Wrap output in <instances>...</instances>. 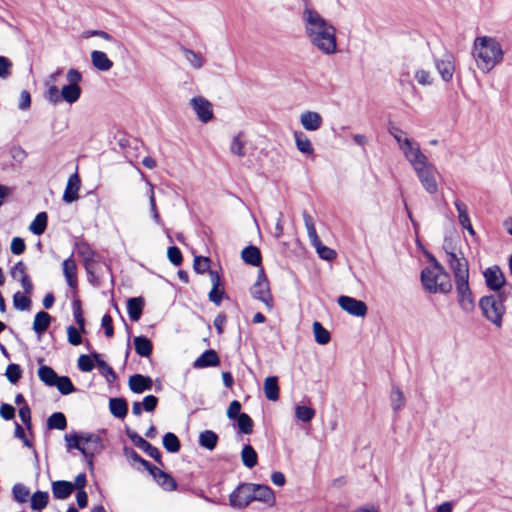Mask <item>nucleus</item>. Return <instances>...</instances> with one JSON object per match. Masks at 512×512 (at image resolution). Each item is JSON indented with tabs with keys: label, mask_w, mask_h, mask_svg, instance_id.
<instances>
[{
	"label": "nucleus",
	"mask_w": 512,
	"mask_h": 512,
	"mask_svg": "<svg viewBox=\"0 0 512 512\" xmlns=\"http://www.w3.org/2000/svg\"><path fill=\"white\" fill-rule=\"evenodd\" d=\"M67 84L61 88V98L68 104H73L80 99L82 90L80 82L82 74L75 68H70L66 73Z\"/></svg>",
	"instance_id": "nucleus-6"
},
{
	"label": "nucleus",
	"mask_w": 512,
	"mask_h": 512,
	"mask_svg": "<svg viewBox=\"0 0 512 512\" xmlns=\"http://www.w3.org/2000/svg\"><path fill=\"white\" fill-rule=\"evenodd\" d=\"M295 144L297 149L303 154H313L314 148L310 139L301 131H295L294 134Z\"/></svg>",
	"instance_id": "nucleus-35"
},
{
	"label": "nucleus",
	"mask_w": 512,
	"mask_h": 512,
	"mask_svg": "<svg viewBox=\"0 0 512 512\" xmlns=\"http://www.w3.org/2000/svg\"><path fill=\"white\" fill-rule=\"evenodd\" d=\"M48 216L46 212H40L29 225V230L35 235H41L47 227Z\"/></svg>",
	"instance_id": "nucleus-38"
},
{
	"label": "nucleus",
	"mask_w": 512,
	"mask_h": 512,
	"mask_svg": "<svg viewBox=\"0 0 512 512\" xmlns=\"http://www.w3.org/2000/svg\"><path fill=\"white\" fill-rule=\"evenodd\" d=\"M251 294L253 298L263 302L269 310L273 308V298L270 293L269 283L263 271L258 273L257 280L251 288Z\"/></svg>",
	"instance_id": "nucleus-8"
},
{
	"label": "nucleus",
	"mask_w": 512,
	"mask_h": 512,
	"mask_svg": "<svg viewBox=\"0 0 512 512\" xmlns=\"http://www.w3.org/2000/svg\"><path fill=\"white\" fill-rule=\"evenodd\" d=\"M312 246L316 249V252L321 259L331 261L337 256L336 252L333 249L323 245L320 239L318 240V243H312Z\"/></svg>",
	"instance_id": "nucleus-48"
},
{
	"label": "nucleus",
	"mask_w": 512,
	"mask_h": 512,
	"mask_svg": "<svg viewBox=\"0 0 512 512\" xmlns=\"http://www.w3.org/2000/svg\"><path fill=\"white\" fill-rule=\"evenodd\" d=\"M337 302L341 309L350 315L364 317L367 314V305L361 300L349 296H340Z\"/></svg>",
	"instance_id": "nucleus-14"
},
{
	"label": "nucleus",
	"mask_w": 512,
	"mask_h": 512,
	"mask_svg": "<svg viewBox=\"0 0 512 512\" xmlns=\"http://www.w3.org/2000/svg\"><path fill=\"white\" fill-rule=\"evenodd\" d=\"M300 123L306 131L314 132L323 124L322 116L316 111H304L300 114Z\"/></svg>",
	"instance_id": "nucleus-18"
},
{
	"label": "nucleus",
	"mask_w": 512,
	"mask_h": 512,
	"mask_svg": "<svg viewBox=\"0 0 512 512\" xmlns=\"http://www.w3.org/2000/svg\"><path fill=\"white\" fill-rule=\"evenodd\" d=\"M109 408L111 414L120 419H123L128 412L127 402L123 398H111Z\"/></svg>",
	"instance_id": "nucleus-34"
},
{
	"label": "nucleus",
	"mask_w": 512,
	"mask_h": 512,
	"mask_svg": "<svg viewBox=\"0 0 512 512\" xmlns=\"http://www.w3.org/2000/svg\"><path fill=\"white\" fill-rule=\"evenodd\" d=\"M390 134L394 137V139L398 143L399 148L402 151V153L404 154L405 158H406V153H409L410 149L412 150V148L414 149V147H416L417 149H420L419 143L416 140L407 137L405 135V132H403L401 129L393 127L392 129H390Z\"/></svg>",
	"instance_id": "nucleus-19"
},
{
	"label": "nucleus",
	"mask_w": 512,
	"mask_h": 512,
	"mask_svg": "<svg viewBox=\"0 0 512 512\" xmlns=\"http://www.w3.org/2000/svg\"><path fill=\"white\" fill-rule=\"evenodd\" d=\"M49 429L64 430L67 427V420L63 413L55 412L47 419Z\"/></svg>",
	"instance_id": "nucleus-44"
},
{
	"label": "nucleus",
	"mask_w": 512,
	"mask_h": 512,
	"mask_svg": "<svg viewBox=\"0 0 512 512\" xmlns=\"http://www.w3.org/2000/svg\"><path fill=\"white\" fill-rule=\"evenodd\" d=\"M242 259L245 263L258 266L261 263L260 250L255 246H248L242 250Z\"/></svg>",
	"instance_id": "nucleus-36"
},
{
	"label": "nucleus",
	"mask_w": 512,
	"mask_h": 512,
	"mask_svg": "<svg viewBox=\"0 0 512 512\" xmlns=\"http://www.w3.org/2000/svg\"><path fill=\"white\" fill-rule=\"evenodd\" d=\"M295 416L302 422H309L315 416V411L311 407L298 405L295 408Z\"/></svg>",
	"instance_id": "nucleus-51"
},
{
	"label": "nucleus",
	"mask_w": 512,
	"mask_h": 512,
	"mask_svg": "<svg viewBox=\"0 0 512 512\" xmlns=\"http://www.w3.org/2000/svg\"><path fill=\"white\" fill-rule=\"evenodd\" d=\"M264 393L266 398L270 401H277L279 399V386L276 376H270L265 379Z\"/></svg>",
	"instance_id": "nucleus-30"
},
{
	"label": "nucleus",
	"mask_w": 512,
	"mask_h": 512,
	"mask_svg": "<svg viewBox=\"0 0 512 512\" xmlns=\"http://www.w3.org/2000/svg\"><path fill=\"white\" fill-rule=\"evenodd\" d=\"M507 297L508 293L502 291L497 294L483 296L479 301V307L483 316L497 328H500L503 323V316L506 313L504 302Z\"/></svg>",
	"instance_id": "nucleus-5"
},
{
	"label": "nucleus",
	"mask_w": 512,
	"mask_h": 512,
	"mask_svg": "<svg viewBox=\"0 0 512 512\" xmlns=\"http://www.w3.org/2000/svg\"><path fill=\"white\" fill-rule=\"evenodd\" d=\"M13 305L20 311L29 310L31 307V299L21 292H16L13 295Z\"/></svg>",
	"instance_id": "nucleus-49"
},
{
	"label": "nucleus",
	"mask_w": 512,
	"mask_h": 512,
	"mask_svg": "<svg viewBox=\"0 0 512 512\" xmlns=\"http://www.w3.org/2000/svg\"><path fill=\"white\" fill-rule=\"evenodd\" d=\"M82 454L89 463H91L93 456L103 449L101 438L93 433H82Z\"/></svg>",
	"instance_id": "nucleus-13"
},
{
	"label": "nucleus",
	"mask_w": 512,
	"mask_h": 512,
	"mask_svg": "<svg viewBox=\"0 0 512 512\" xmlns=\"http://www.w3.org/2000/svg\"><path fill=\"white\" fill-rule=\"evenodd\" d=\"M124 455L127 457L128 460L140 463L147 470L150 469L152 465L131 448H124Z\"/></svg>",
	"instance_id": "nucleus-61"
},
{
	"label": "nucleus",
	"mask_w": 512,
	"mask_h": 512,
	"mask_svg": "<svg viewBox=\"0 0 512 512\" xmlns=\"http://www.w3.org/2000/svg\"><path fill=\"white\" fill-rule=\"evenodd\" d=\"M49 495L47 492L37 491L31 497L32 510H42L48 504Z\"/></svg>",
	"instance_id": "nucleus-46"
},
{
	"label": "nucleus",
	"mask_w": 512,
	"mask_h": 512,
	"mask_svg": "<svg viewBox=\"0 0 512 512\" xmlns=\"http://www.w3.org/2000/svg\"><path fill=\"white\" fill-rule=\"evenodd\" d=\"M241 460L247 468H253L257 464L258 456L251 445H245L241 451Z\"/></svg>",
	"instance_id": "nucleus-40"
},
{
	"label": "nucleus",
	"mask_w": 512,
	"mask_h": 512,
	"mask_svg": "<svg viewBox=\"0 0 512 512\" xmlns=\"http://www.w3.org/2000/svg\"><path fill=\"white\" fill-rule=\"evenodd\" d=\"M237 425L241 433L250 434L253 428V420L248 414L242 413L237 418Z\"/></svg>",
	"instance_id": "nucleus-52"
},
{
	"label": "nucleus",
	"mask_w": 512,
	"mask_h": 512,
	"mask_svg": "<svg viewBox=\"0 0 512 512\" xmlns=\"http://www.w3.org/2000/svg\"><path fill=\"white\" fill-rule=\"evenodd\" d=\"M51 323V316L49 313L40 311L36 313L33 321V330L38 334L41 335L44 333L49 325Z\"/></svg>",
	"instance_id": "nucleus-33"
},
{
	"label": "nucleus",
	"mask_w": 512,
	"mask_h": 512,
	"mask_svg": "<svg viewBox=\"0 0 512 512\" xmlns=\"http://www.w3.org/2000/svg\"><path fill=\"white\" fill-rule=\"evenodd\" d=\"M446 261L453 273L454 282L469 280L468 261L461 252L449 251L445 247Z\"/></svg>",
	"instance_id": "nucleus-7"
},
{
	"label": "nucleus",
	"mask_w": 512,
	"mask_h": 512,
	"mask_svg": "<svg viewBox=\"0 0 512 512\" xmlns=\"http://www.w3.org/2000/svg\"><path fill=\"white\" fill-rule=\"evenodd\" d=\"M65 440L67 442V446L70 449H78L82 452V433L81 434H72L66 435Z\"/></svg>",
	"instance_id": "nucleus-62"
},
{
	"label": "nucleus",
	"mask_w": 512,
	"mask_h": 512,
	"mask_svg": "<svg viewBox=\"0 0 512 512\" xmlns=\"http://www.w3.org/2000/svg\"><path fill=\"white\" fill-rule=\"evenodd\" d=\"M421 281L425 290L430 293H443L447 294L451 291L452 285L449 281L448 274L444 267L434 261L432 267H427L421 272Z\"/></svg>",
	"instance_id": "nucleus-4"
},
{
	"label": "nucleus",
	"mask_w": 512,
	"mask_h": 512,
	"mask_svg": "<svg viewBox=\"0 0 512 512\" xmlns=\"http://www.w3.org/2000/svg\"><path fill=\"white\" fill-rule=\"evenodd\" d=\"M313 333L315 337V341L320 345H326L329 343L331 339V335L327 329H325L322 324L318 321H315L312 325Z\"/></svg>",
	"instance_id": "nucleus-41"
},
{
	"label": "nucleus",
	"mask_w": 512,
	"mask_h": 512,
	"mask_svg": "<svg viewBox=\"0 0 512 512\" xmlns=\"http://www.w3.org/2000/svg\"><path fill=\"white\" fill-rule=\"evenodd\" d=\"M10 274H11V277L17 281L22 279L23 276L28 275L26 273V266L22 261H18L16 264H14V266L11 268Z\"/></svg>",
	"instance_id": "nucleus-64"
},
{
	"label": "nucleus",
	"mask_w": 512,
	"mask_h": 512,
	"mask_svg": "<svg viewBox=\"0 0 512 512\" xmlns=\"http://www.w3.org/2000/svg\"><path fill=\"white\" fill-rule=\"evenodd\" d=\"M191 105L200 121L207 123L212 119V105L207 99L203 97H194L191 99Z\"/></svg>",
	"instance_id": "nucleus-16"
},
{
	"label": "nucleus",
	"mask_w": 512,
	"mask_h": 512,
	"mask_svg": "<svg viewBox=\"0 0 512 512\" xmlns=\"http://www.w3.org/2000/svg\"><path fill=\"white\" fill-rule=\"evenodd\" d=\"M300 18L304 35L312 47L326 56L338 52L336 27L308 1L304 3Z\"/></svg>",
	"instance_id": "nucleus-1"
},
{
	"label": "nucleus",
	"mask_w": 512,
	"mask_h": 512,
	"mask_svg": "<svg viewBox=\"0 0 512 512\" xmlns=\"http://www.w3.org/2000/svg\"><path fill=\"white\" fill-rule=\"evenodd\" d=\"M128 438L133 442V444L144 451L149 457L154 459L160 465H163L161 454L155 446L151 445L148 441H146L143 437L138 435L135 431L127 430Z\"/></svg>",
	"instance_id": "nucleus-15"
},
{
	"label": "nucleus",
	"mask_w": 512,
	"mask_h": 512,
	"mask_svg": "<svg viewBox=\"0 0 512 512\" xmlns=\"http://www.w3.org/2000/svg\"><path fill=\"white\" fill-rule=\"evenodd\" d=\"M181 50L184 54L185 59L187 60V62L190 64V66L192 68L200 69L203 67L205 61H204V58L200 54L194 52L191 49L185 48V47H182Z\"/></svg>",
	"instance_id": "nucleus-43"
},
{
	"label": "nucleus",
	"mask_w": 512,
	"mask_h": 512,
	"mask_svg": "<svg viewBox=\"0 0 512 512\" xmlns=\"http://www.w3.org/2000/svg\"><path fill=\"white\" fill-rule=\"evenodd\" d=\"M167 257L174 266H179L182 263L181 251L176 246H171L168 248Z\"/></svg>",
	"instance_id": "nucleus-63"
},
{
	"label": "nucleus",
	"mask_w": 512,
	"mask_h": 512,
	"mask_svg": "<svg viewBox=\"0 0 512 512\" xmlns=\"http://www.w3.org/2000/svg\"><path fill=\"white\" fill-rule=\"evenodd\" d=\"M128 384L130 390L137 394L151 390L153 386L152 379L148 376H143L141 374L132 375L129 378Z\"/></svg>",
	"instance_id": "nucleus-23"
},
{
	"label": "nucleus",
	"mask_w": 512,
	"mask_h": 512,
	"mask_svg": "<svg viewBox=\"0 0 512 512\" xmlns=\"http://www.w3.org/2000/svg\"><path fill=\"white\" fill-rule=\"evenodd\" d=\"M414 78L421 86H431L434 83V76L424 63L417 62L415 64Z\"/></svg>",
	"instance_id": "nucleus-25"
},
{
	"label": "nucleus",
	"mask_w": 512,
	"mask_h": 512,
	"mask_svg": "<svg viewBox=\"0 0 512 512\" xmlns=\"http://www.w3.org/2000/svg\"><path fill=\"white\" fill-rule=\"evenodd\" d=\"M92 65L99 71H109L113 67V62L107 57V55L98 50L91 52Z\"/></svg>",
	"instance_id": "nucleus-27"
},
{
	"label": "nucleus",
	"mask_w": 512,
	"mask_h": 512,
	"mask_svg": "<svg viewBox=\"0 0 512 512\" xmlns=\"http://www.w3.org/2000/svg\"><path fill=\"white\" fill-rule=\"evenodd\" d=\"M21 375H22V371H21V368L18 364H9L6 368V371H5V376L7 377V379L15 384L19 381V379L21 378Z\"/></svg>",
	"instance_id": "nucleus-57"
},
{
	"label": "nucleus",
	"mask_w": 512,
	"mask_h": 512,
	"mask_svg": "<svg viewBox=\"0 0 512 512\" xmlns=\"http://www.w3.org/2000/svg\"><path fill=\"white\" fill-rule=\"evenodd\" d=\"M406 160L412 166L425 191L429 194L437 193L436 167L429 161L421 148L417 149L414 147V149H410L409 153H406Z\"/></svg>",
	"instance_id": "nucleus-3"
},
{
	"label": "nucleus",
	"mask_w": 512,
	"mask_h": 512,
	"mask_svg": "<svg viewBox=\"0 0 512 512\" xmlns=\"http://www.w3.org/2000/svg\"><path fill=\"white\" fill-rule=\"evenodd\" d=\"M81 181L77 173L70 175L68 178L66 188L63 194V201L72 203L79 198L78 192L80 189Z\"/></svg>",
	"instance_id": "nucleus-22"
},
{
	"label": "nucleus",
	"mask_w": 512,
	"mask_h": 512,
	"mask_svg": "<svg viewBox=\"0 0 512 512\" xmlns=\"http://www.w3.org/2000/svg\"><path fill=\"white\" fill-rule=\"evenodd\" d=\"M504 51L500 42L489 36L477 37L474 41V58L482 72L491 71L503 61Z\"/></svg>",
	"instance_id": "nucleus-2"
},
{
	"label": "nucleus",
	"mask_w": 512,
	"mask_h": 512,
	"mask_svg": "<svg viewBox=\"0 0 512 512\" xmlns=\"http://www.w3.org/2000/svg\"><path fill=\"white\" fill-rule=\"evenodd\" d=\"M95 359L89 355H80L78 358V368L82 372H91L95 367Z\"/></svg>",
	"instance_id": "nucleus-58"
},
{
	"label": "nucleus",
	"mask_w": 512,
	"mask_h": 512,
	"mask_svg": "<svg viewBox=\"0 0 512 512\" xmlns=\"http://www.w3.org/2000/svg\"><path fill=\"white\" fill-rule=\"evenodd\" d=\"M302 216L311 244L314 242L318 243L319 237L312 216L306 211L303 212Z\"/></svg>",
	"instance_id": "nucleus-45"
},
{
	"label": "nucleus",
	"mask_w": 512,
	"mask_h": 512,
	"mask_svg": "<svg viewBox=\"0 0 512 512\" xmlns=\"http://www.w3.org/2000/svg\"><path fill=\"white\" fill-rule=\"evenodd\" d=\"M193 267L194 270L199 274H204L207 271L210 272V259L208 257L195 256Z\"/></svg>",
	"instance_id": "nucleus-60"
},
{
	"label": "nucleus",
	"mask_w": 512,
	"mask_h": 512,
	"mask_svg": "<svg viewBox=\"0 0 512 512\" xmlns=\"http://www.w3.org/2000/svg\"><path fill=\"white\" fill-rule=\"evenodd\" d=\"M74 490V485L68 481H55L52 483V493L56 499L68 498Z\"/></svg>",
	"instance_id": "nucleus-28"
},
{
	"label": "nucleus",
	"mask_w": 512,
	"mask_h": 512,
	"mask_svg": "<svg viewBox=\"0 0 512 512\" xmlns=\"http://www.w3.org/2000/svg\"><path fill=\"white\" fill-rule=\"evenodd\" d=\"M92 357L95 359L96 365L102 374L105 377L108 383H112L116 380L117 376L115 371L111 366H109L104 360L100 358L98 353H92Z\"/></svg>",
	"instance_id": "nucleus-31"
},
{
	"label": "nucleus",
	"mask_w": 512,
	"mask_h": 512,
	"mask_svg": "<svg viewBox=\"0 0 512 512\" xmlns=\"http://www.w3.org/2000/svg\"><path fill=\"white\" fill-rule=\"evenodd\" d=\"M134 347L136 353L142 357H149L153 348L151 341L144 336L134 338Z\"/></svg>",
	"instance_id": "nucleus-37"
},
{
	"label": "nucleus",
	"mask_w": 512,
	"mask_h": 512,
	"mask_svg": "<svg viewBox=\"0 0 512 512\" xmlns=\"http://www.w3.org/2000/svg\"><path fill=\"white\" fill-rule=\"evenodd\" d=\"M253 499L273 506L275 504V496L272 489L267 485L253 483Z\"/></svg>",
	"instance_id": "nucleus-24"
},
{
	"label": "nucleus",
	"mask_w": 512,
	"mask_h": 512,
	"mask_svg": "<svg viewBox=\"0 0 512 512\" xmlns=\"http://www.w3.org/2000/svg\"><path fill=\"white\" fill-rule=\"evenodd\" d=\"M39 379L47 386L53 387L58 380L57 373L49 366L42 365L38 369Z\"/></svg>",
	"instance_id": "nucleus-39"
},
{
	"label": "nucleus",
	"mask_w": 512,
	"mask_h": 512,
	"mask_svg": "<svg viewBox=\"0 0 512 512\" xmlns=\"http://www.w3.org/2000/svg\"><path fill=\"white\" fill-rule=\"evenodd\" d=\"M12 493L14 499L20 503L26 502L30 495L28 488L23 484H15L13 486Z\"/></svg>",
	"instance_id": "nucleus-56"
},
{
	"label": "nucleus",
	"mask_w": 512,
	"mask_h": 512,
	"mask_svg": "<svg viewBox=\"0 0 512 512\" xmlns=\"http://www.w3.org/2000/svg\"><path fill=\"white\" fill-rule=\"evenodd\" d=\"M435 68L444 82H450L455 72V59L451 53H445L434 60Z\"/></svg>",
	"instance_id": "nucleus-12"
},
{
	"label": "nucleus",
	"mask_w": 512,
	"mask_h": 512,
	"mask_svg": "<svg viewBox=\"0 0 512 512\" xmlns=\"http://www.w3.org/2000/svg\"><path fill=\"white\" fill-rule=\"evenodd\" d=\"M253 499V483H241L230 494L229 503L232 507L242 509L247 507Z\"/></svg>",
	"instance_id": "nucleus-9"
},
{
	"label": "nucleus",
	"mask_w": 512,
	"mask_h": 512,
	"mask_svg": "<svg viewBox=\"0 0 512 512\" xmlns=\"http://www.w3.org/2000/svg\"><path fill=\"white\" fill-rule=\"evenodd\" d=\"M217 441V434L211 430H205L199 435V444L208 450H213L217 445Z\"/></svg>",
	"instance_id": "nucleus-42"
},
{
	"label": "nucleus",
	"mask_w": 512,
	"mask_h": 512,
	"mask_svg": "<svg viewBox=\"0 0 512 512\" xmlns=\"http://www.w3.org/2000/svg\"><path fill=\"white\" fill-rule=\"evenodd\" d=\"M455 208L458 212V219L459 223L462 225H468V222H470V218L468 215L467 207L466 205L460 201L459 199H456L454 201Z\"/></svg>",
	"instance_id": "nucleus-59"
},
{
	"label": "nucleus",
	"mask_w": 512,
	"mask_h": 512,
	"mask_svg": "<svg viewBox=\"0 0 512 512\" xmlns=\"http://www.w3.org/2000/svg\"><path fill=\"white\" fill-rule=\"evenodd\" d=\"M44 96L45 99L53 105H56L62 101L61 89L59 90V88L55 84H51L48 86Z\"/></svg>",
	"instance_id": "nucleus-53"
},
{
	"label": "nucleus",
	"mask_w": 512,
	"mask_h": 512,
	"mask_svg": "<svg viewBox=\"0 0 512 512\" xmlns=\"http://www.w3.org/2000/svg\"><path fill=\"white\" fill-rule=\"evenodd\" d=\"M145 300L142 297H133L127 300V312L132 321H138L141 318Z\"/></svg>",
	"instance_id": "nucleus-26"
},
{
	"label": "nucleus",
	"mask_w": 512,
	"mask_h": 512,
	"mask_svg": "<svg viewBox=\"0 0 512 512\" xmlns=\"http://www.w3.org/2000/svg\"><path fill=\"white\" fill-rule=\"evenodd\" d=\"M163 446L170 453H176L180 450V441L178 437L171 432L163 436Z\"/></svg>",
	"instance_id": "nucleus-47"
},
{
	"label": "nucleus",
	"mask_w": 512,
	"mask_h": 512,
	"mask_svg": "<svg viewBox=\"0 0 512 512\" xmlns=\"http://www.w3.org/2000/svg\"><path fill=\"white\" fill-rule=\"evenodd\" d=\"M246 134L243 131L238 132L231 140L230 152L238 157L246 155Z\"/></svg>",
	"instance_id": "nucleus-29"
},
{
	"label": "nucleus",
	"mask_w": 512,
	"mask_h": 512,
	"mask_svg": "<svg viewBox=\"0 0 512 512\" xmlns=\"http://www.w3.org/2000/svg\"><path fill=\"white\" fill-rule=\"evenodd\" d=\"M54 386H56L59 392L63 395H68L75 391L73 383L67 376H58V380Z\"/></svg>",
	"instance_id": "nucleus-50"
},
{
	"label": "nucleus",
	"mask_w": 512,
	"mask_h": 512,
	"mask_svg": "<svg viewBox=\"0 0 512 512\" xmlns=\"http://www.w3.org/2000/svg\"><path fill=\"white\" fill-rule=\"evenodd\" d=\"M390 399L395 411L400 410L405 403L404 394L398 387L392 388Z\"/></svg>",
	"instance_id": "nucleus-54"
},
{
	"label": "nucleus",
	"mask_w": 512,
	"mask_h": 512,
	"mask_svg": "<svg viewBox=\"0 0 512 512\" xmlns=\"http://www.w3.org/2000/svg\"><path fill=\"white\" fill-rule=\"evenodd\" d=\"M212 289L208 294L209 300L219 306L223 300L224 288L221 285V279L217 271L209 272Z\"/></svg>",
	"instance_id": "nucleus-20"
},
{
	"label": "nucleus",
	"mask_w": 512,
	"mask_h": 512,
	"mask_svg": "<svg viewBox=\"0 0 512 512\" xmlns=\"http://www.w3.org/2000/svg\"><path fill=\"white\" fill-rule=\"evenodd\" d=\"M220 364V359L217 352L213 349L204 351L196 360L193 362V368L203 369L208 367H216Z\"/></svg>",
	"instance_id": "nucleus-21"
},
{
	"label": "nucleus",
	"mask_w": 512,
	"mask_h": 512,
	"mask_svg": "<svg viewBox=\"0 0 512 512\" xmlns=\"http://www.w3.org/2000/svg\"><path fill=\"white\" fill-rule=\"evenodd\" d=\"M63 273L67 284L71 288H75L77 285L76 278V263L72 258H68L63 262Z\"/></svg>",
	"instance_id": "nucleus-32"
},
{
	"label": "nucleus",
	"mask_w": 512,
	"mask_h": 512,
	"mask_svg": "<svg viewBox=\"0 0 512 512\" xmlns=\"http://www.w3.org/2000/svg\"><path fill=\"white\" fill-rule=\"evenodd\" d=\"M457 301L464 312H471L475 307L474 297L470 289L469 280L455 282Z\"/></svg>",
	"instance_id": "nucleus-11"
},
{
	"label": "nucleus",
	"mask_w": 512,
	"mask_h": 512,
	"mask_svg": "<svg viewBox=\"0 0 512 512\" xmlns=\"http://www.w3.org/2000/svg\"><path fill=\"white\" fill-rule=\"evenodd\" d=\"M147 184L149 186L148 197H149L150 212H151V215H152L154 221L157 224H160L161 218L158 213L157 206H156V200H155V196H154V187L150 182H147Z\"/></svg>",
	"instance_id": "nucleus-55"
},
{
	"label": "nucleus",
	"mask_w": 512,
	"mask_h": 512,
	"mask_svg": "<svg viewBox=\"0 0 512 512\" xmlns=\"http://www.w3.org/2000/svg\"><path fill=\"white\" fill-rule=\"evenodd\" d=\"M483 277L487 288L491 291L500 293L502 288L506 285L505 275L498 265L487 267L483 271Z\"/></svg>",
	"instance_id": "nucleus-10"
},
{
	"label": "nucleus",
	"mask_w": 512,
	"mask_h": 512,
	"mask_svg": "<svg viewBox=\"0 0 512 512\" xmlns=\"http://www.w3.org/2000/svg\"><path fill=\"white\" fill-rule=\"evenodd\" d=\"M148 471L153 476L158 485L161 486L164 490L173 491L177 488L175 479L158 467L151 465Z\"/></svg>",
	"instance_id": "nucleus-17"
}]
</instances>
